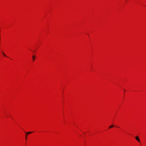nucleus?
<instances>
[{"label":"nucleus","mask_w":146,"mask_h":146,"mask_svg":"<svg viewBox=\"0 0 146 146\" xmlns=\"http://www.w3.org/2000/svg\"><path fill=\"white\" fill-rule=\"evenodd\" d=\"M33 133V132H27V133L28 134H30L31 133Z\"/></svg>","instance_id":"20e7f679"},{"label":"nucleus","mask_w":146,"mask_h":146,"mask_svg":"<svg viewBox=\"0 0 146 146\" xmlns=\"http://www.w3.org/2000/svg\"><path fill=\"white\" fill-rule=\"evenodd\" d=\"M135 139L139 142H140V140L138 136H136L135 137Z\"/></svg>","instance_id":"f257e3e1"},{"label":"nucleus","mask_w":146,"mask_h":146,"mask_svg":"<svg viewBox=\"0 0 146 146\" xmlns=\"http://www.w3.org/2000/svg\"><path fill=\"white\" fill-rule=\"evenodd\" d=\"M36 57L35 55H33L32 56V58H33V61H34Z\"/></svg>","instance_id":"f03ea898"},{"label":"nucleus","mask_w":146,"mask_h":146,"mask_svg":"<svg viewBox=\"0 0 146 146\" xmlns=\"http://www.w3.org/2000/svg\"><path fill=\"white\" fill-rule=\"evenodd\" d=\"M113 127V125H112L109 127V128H111L112 127Z\"/></svg>","instance_id":"39448f33"},{"label":"nucleus","mask_w":146,"mask_h":146,"mask_svg":"<svg viewBox=\"0 0 146 146\" xmlns=\"http://www.w3.org/2000/svg\"><path fill=\"white\" fill-rule=\"evenodd\" d=\"M2 53H3V55L7 57L6 55H5V54L4 53L2 52Z\"/></svg>","instance_id":"423d86ee"},{"label":"nucleus","mask_w":146,"mask_h":146,"mask_svg":"<svg viewBox=\"0 0 146 146\" xmlns=\"http://www.w3.org/2000/svg\"><path fill=\"white\" fill-rule=\"evenodd\" d=\"M25 132V134H26V135H25V139H27V132Z\"/></svg>","instance_id":"7ed1b4c3"}]
</instances>
